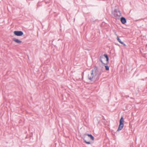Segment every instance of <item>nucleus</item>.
I'll return each instance as SVG.
<instances>
[{
    "mask_svg": "<svg viewBox=\"0 0 147 147\" xmlns=\"http://www.w3.org/2000/svg\"><path fill=\"white\" fill-rule=\"evenodd\" d=\"M14 33L15 35L18 36H22L23 34V33L22 31H15L14 32Z\"/></svg>",
    "mask_w": 147,
    "mask_h": 147,
    "instance_id": "4",
    "label": "nucleus"
},
{
    "mask_svg": "<svg viewBox=\"0 0 147 147\" xmlns=\"http://www.w3.org/2000/svg\"><path fill=\"white\" fill-rule=\"evenodd\" d=\"M99 60L102 63H104L103 61L105 60V58L102 55H101L100 57Z\"/></svg>",
    "mask_w": 147,
    "mask_h": 147,
    "instance_id": "7",
    "label": "nucleus"
},
{
    "mask_svg": "<svg viewBox=\"0 0 147 147\" xmlns=\"http://www.w3.org/2000/svg\"><path fill=\"white\" fill-rule=\"evenodd\" d=\"M124 119L123 117H121L119 121V126L117 131L120 130H121L124 126Z\"/></svg>",
    "mask_w": 147,
    "mask_h": 147,
    "instance_id": "2",
    "label": "nucleus"
},
{
    "mask_svg": "<svg viewBox=\"0 0 147 147\" xmlns=\"http://www.w3.org/2000/svg\"><path fill=\"white\" fill-rule=\"evenodd\" d=\"M105 69L107 70H109V67L108 66L106 65L105 66Z\"/></svg>",
    "mask_w": 147,
    "mask_h": 147,
    "instance_id": "11",
    "label": "nucleus"
},
{
    "mask_svg": "<svg viewBox=\"0 0 147 147\" xmlns=\"http://www.w3.org/2000/svg\"><path fill=\"white\" fill-rule=\"evenodd\" d=\"M120 20H121V23L123 24H125L126 23V22H127L126 20V19L124 17H121V18Z\"/></svg>",
    "mask_w": 147,
    "mask_h": 147,
    "instance_id": "5",
    "label": "nucleus"
},
{
    "mask_svg": "<svg viewBox=\"0 0 147 147\" xmlns=\"http://www.w3.org/2000/svg\"><path fill=\"white\" fill-rule=\"evenodd\" d=\"M114 16L116 17H118L120 16L121 13L120 11L119 10L115 9L114 11Z\"/></svg>",
    "mask_w": 147,
    "mask_h": 147,
    "instance_id": "3",
    "label": "nucleus"
},
{
    "mask_svg": "<svg viewBox=\"0 0 147 147\" xmlns=\"http://www.w3.org/2000/svg\"><path fill=\"white\" fill-rule=\"evenodd\" d=\"M87 135L92 141H93L94 140V137L91 134H87Z\"/></svg>",
    "mask_w": 147,
    "mask_h": 147,
    "instance_id": "9",
    "label": "nucleus"
},
{
    "mask_svg": "<svg viewBox=\"0 0 147 147\" xmlns=\"http://www.w3.org/2000/svg\"><path fill=\"white\" fill-rule=\"evenodd\" d=\"M117 39L118 40V41L120 43H121V44H122L123 45H124V46H125V44H124L123 42H122L121 40H120V39L117 36Z\"/></svg>",
    "mask_w": 147,
    "mask_h": 147,
    "instance_id": "8",
    "label": "nucleus"
},
{
    "mask_svg": "<svg viewBox=\"0 0 147 147\" xmlns=\"http://www.w3.org/2000/svg\"><path fill=\"white\" fill-rule=\"evenodd\" d=\"M104 57H105L106 58V61H107V63L109 62V59L107 55L106 54H105L104 55Z\"/></svg>",
    "mask_w": 147,
    "mask_h": 147,
    "instance_id": "10",
    "label": "nucleus"
},
{
    "mask_svg": "<svg viewBox=\"0 0 147 147\" xmlns=\"http://www.w3.org/2000/svg\"><path fill=\"white\" fill-rule=\"evenodd\" d=\"M101 73L102 72L100 69L95 66L91 71L90 74L88 75V78L91 81L98 80Z\"/></svg>",
    "mask_w": 147,
    "mask_h": 147,
    "instance_id": "1",
    "label": "nucleus"
},
{
    "mask_svg": "<svg viewBox=\"0 0 147 147\" xmlns=\"http://www.w3.org/2000/svg\"><path fill=\"white\" fill-rule=\"evenodd\" d=\"M13 40L16 42L18 44H20L22 42V41L19 40L18 39H16L15 38H13Z\"/></svg>",
    "mask_w": 147,
    "mask_h": 147,
    "instance_id": "6",
    "label": "nucleus"
},
{
    "mask_svg": "<svg viewBox=\"0 0 147 147\" xmlns=\"http://www.w3.org/2000/svg\"><path fill=\"white\" fill-rule=\"evenodd\" d=\"M84 141L85 143L87 144H90V142H87L85 140H84Z\"/></svg>",
    "mask_w": 147,
    "mask_h": 147,
    "instance_id": "12",
    "label": "nucleus"
}]
</instances>
